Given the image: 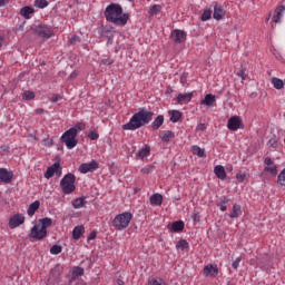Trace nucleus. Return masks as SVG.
I'll use <instances>...</instances> for the list:
<instances>
[{"label": "nucleus", "mask_w": 285, "mask_h": 285, "mask_svg": "<svg viewBox=\"0 0 285 285\" xmlns=\"http://www.w3.org/2000/svg\"><path fill=\"white\" fill-rule=\"evenodd\" d=\"M55 173H56V171H53V170L51 169V167H48V168H47V171L45 173L46 179H52V177H55Z\"/></svg>", "instance_id": "44"}, {"label": "nucleus", "mask_w": 285, "mask_h": 285, "mask_svg": "<svg viewBox=\"0 0 285 285\" xmlns=\"http://www.w3.org/2000/svg\"><path fill=\"white\" fill-rule=\"evenodd\" d=\"M214 173L218 179H222V181L226 179V169L224 168V166L222 165L216 166L214 168Z\"/></svg>", "instance_id": "22"}, {"label": "nucleus", "mask_w": 285, "mask_h": 285, "mask_svg": "<svg viewBox=\"0 0 285 285\" xmlns=\"http://www.w3.org/2000/svg\"><path fill=\"white\" fill-rule=\"evenodd\" d=\"M96 238H97V232L94 230V232H91V233L88 235L87 240H88V242H92V239H96Z\"/></svg>", "instance_id": "52"}, {"label": "nucleus", "mask_w": 285, "mask_h": 285, "mask_svg": "<svg viewBox=\"0 0 285 285\" xmlns=\"http://www.w3.org/2000/svg\"><path fill=\"white\" fill-rule=\"evenodd\" d=\"M3 46V37H0V48Z\"/></svg>", "instance_id": "63"}, {"label": "nucleus", "mask_w": 285, "mask_h": 285, "mask_svg": "<svg viewBox=\"0 0 285 285\" xmlns=\"http://www.w3.org/2000/svg\"><path fill=\"white\" fill-rule=\"evenodd\" d=\"M285 6L281 4L278 6L274 11L273 21L274 23H279L282 21V12H284Z\"/></svg>", "instance_id": "18"}, {"label": "nucleus", "mask_w": 285, "mask_h": 285, "mask_svg": "<svg viewBox=\"0 0 285 285\" xmlns=\"http://www.w3.org/2000/svg\"><path fill=\"white\" fill-rule=\"evenodd\" d=\"M20 14L23 17V19H31L30 14H35V8L26 6L20 9Z\"/></svg>", "instance_id": "19"}, {"label": "nucleus", "mask_w": 285, "mask_h": 285, "mask_svg": "<svg viewBox=\"0 0 285 285\" xmlns=\"http://www.w3.org/2000/svg\"><path fill=\"white\" fill-rule=\"evenodd\" d=\"M61 250H63V247L61 245H53L50 248V254L51 255H59V254H61Z\"/></svg>", "instance_id": "39"}, {"label": "nucleus", "mask_w": 285, "mask_h": 285, "mask_svg": "<svg viewBox=\"0 0 285 285\" xmlns=\"http://www.w3.org/2000/svg\"><path fill=\"white\" fill-rule=\"evenodd\" d=\"M49 168H51L52 171L56 173V175H58V177H61V164H59V161L55 163Z\"/></svg>", "instance_id": "36"}, {"label": "nucleus", "mask_w": 285, "mask_h": 285, "mask_svg": "<svg viewBox=\"0 0 285 285\" xmlns=\"http://www.w3.org/2000/svg\"><path fill=\"white\" fill-rule=\"evenodd\" d=\"M239 215H242V206L234 204L233 210L229 214V217H230V219H235V218L239 217Z\"/></svg>", "instance_id": "31"}, {"label": "nucleus", "mask_w": 285, "mask_h": 285, "mask_svg": "<svg viewBox=\"0 0 285 285\" xmlns=\"http://www.w3.org/2000/svg\"><path fill=\"white\" fill-rule=\"evenodd\" d=\"M102 35L104 37H112V31H110V29H104Z\"/></svg>", "instance_id": "54"}, {"label": "nucleus", "mask_w": 285, "mask_h": 285, "mask_svg": "<svg viewBox=\"0 0 285 285\" xmlns=\"http://www.w3.org/2000/svg\"><path fill=\"white\" fill-rule=\"evenodd\" d=\"M159 137L161 141H165L166 144H168V141L175 138V132L170 130H164V131H160Z\"/></svg>", "instance_id": "21"}, {"label": "nucleus", "mask_w": 285, "mask_h": 285, "mask_svg": "<svg viewBox=\"0 0 285 285\" xmlns=\"http://www.w3.org/2000/svg\"><path fill=\"white\" fill-rule=\"evenodd\" d=\"M101 62L104 63V66H112V63H115V60L110 58H105L101 60Z\"/></svg>", "instance_id": "50"}, {"label": "nucleus", "mask_w": 285, "mask_h": 285, "mask_svg": "<svg viewBox=\"0 0 285 285\" xmlns=\"http://www.w3.org/2000/svg\"><path fill=\"white\" fill-rule=\"evenodd\" d=\"M242 263V257L239 256V257H237L236 259H235V262L232 264V267L235 269V271H237V268H239V264Z\"/></svg>", "instance_id": "48"}, {"label": "nucleus", "mask_w": 285, "mask_h": 285, "mask_svg": "<svg viewBox=\"0 0 285 285\" xmlns=\"http://www.w3.org/2000/svg\"><path fill=\"white\" fill-rule=\"evenodd\" d=\"M213 17V10L212 9H205L202 14V21H208Z\"/></svg>", "instance_id": "37"}, {"label": "nucleus", "mask_w": 285, "mask_h": 285, "mask_svg": "<svg viewBox=\"0 0 285 285\" xmlns=\"http://www.w3.org/2000/svg\"><path fill=\"white\" fill-rule=\"evenodd\" d=\"M76 285H82L81 283H77Z\"/></svg>", "instance_id": "64"}, {"label": "nucleus", "mask_w": 285, "mask_h": 285, "mask_svg": "<svg viewBox=\"0 0 285 285\" xmlns=\"http://www.w3.org/2000/svg\"><path fill=\"white\" fill-rule=\"evenodd\" d=\"M149 202L151 206H161L164 204V196L161 194H154L150 196Z\"/></svg>", "instance_id": "17"}, {"label": "nucleus", "mask_w": 285, "mask_h": 285, "mask_svg": "<svg viewBox=\"0 0 285 285\" xmlns=\"http://www.w3.org/2000/svg\"><path fill=\"white\" fill-rule=\"evenodd\" d=\"M170 39L174 43H184L186 41V32L179 29L171 31Z\"/></svg>", "instance_id": "13"}, {"label": "nucleus", "mask_w": 285, "mask_h": 285, "mask_svg": "<svg viewBox=\"0 0 285 285\" xmlns=\"http://www.w3.org/2000/svg\"><path fill=\"white\" fill-rule=\"evenodd\" d=\"M176 248H177V249H180V250H186L187 248H190V245L188 244V240H186V239H180V240L177 243Z\"/></svg>", "instance_id": "34"}, {"label": "nucleus", "mask_w": 285, "mask_h": 285, "mask_svg": "<svg viewBox=\"0 0 285 285\" xmlns=\"http://www.w3.org/2000/svg\"><path fill=\"white\" fill-rule=\"evenodd\" d=\"M139 190H141V189L140 188H134L135 195H137V193H139Z\"/></svg>", "instance_id": "62"}, {"label": "nucleus", "mask_w": 285, "mask_h": 285, "mask_svg": "<svg viewBox=\"0 0 285 285\" xmlns=\"http://www.w3.org/2000/svg\"><path fill=\"white\" fill-rule=\"evenodd\" d=\"M191 219H193L194 222L198 223V222H200V219H202V215H199V213H194V214L191 215Z\"/></svg>", "instance_id": "51"}, {"label": "nucleus", "mask_w": 285, "mask_h": 285, "mask_svg": "<svg viewBox=\"0 0 285 285\" xmlns=\"http://www.w3.org/2000/svg\"><path fill=\"white\" fill-rule=\"evenodd\" d=\"M38 224L40 225V228L43 230H48L49 226H52V218H40L38 220Z\"/></svg>", "instance_id": "27"}, {"label": "nucleus", "mask_w": 285, "mask_h": 285, "mask_svg": "<svg viewBox=\"0 0 285 285\" xmlns=\"http://www.w3.org/2000/svg\"><path fill=\"white\" fill-rule=\"evenodd\" d=\"M216 99L213 94H207L203 100H200V106H213L215 104Z\"/></svg>", "instance_id": "24"}, {"label": "nucleus", "mask_w": 285, "mask_h": 285, "mask_svg": "<svg viewBox=\"0 0 285 285\" xmlns=\"http://www.w3.org/2000/svg\"><path fill=\"white\" fill-rule=\"evenodd\" d=\"M272 83L276 90H282V88H284V80L277 77L272 78Z\"/></svg>", "instance_id": "33"}, {"label": "nucleus", "mask_w": 285, "mask_h": 285, "mask_svg": "<svg viewBox=\"0 0 285 285\" xmlns=\"http://www.w3.org/2000/svg\"><path fill=\"white\" fill-rule=\"evenodd\" d=\"M155 170V166L154 165H146L140 173H142V175H150V173H153Z\"/></svg>", "instance_id": "41"}, {"label": "nucleus", "mask_w": 285, "mask_h": 285, "mask_svg": "<svg viewBox=\"0 0 285 285\" xmlns=\"http://www.w3.org/2000/svg\"><path fill=\"white\" fill-rule=\"evenodd\" d=\"M236 179L238 181H244L246 179V174H236Z\"/></svg>", "instance_id": "53"}, {"label": "nucleus", "mask_w": 285, "mask_h": 285, "mask_svg": "<svg viewBox=\"0 0 285 285\" xmlns=\"http://www.w3.org/2000/svg\"><path fill=\"white\" fill-rule=\"evenodd\" d=\"M106 21L115 26H126L130 19V14L124 13V8L119 3H111L107 6L104 12Z\"/></svg>", "instance_id": "1"}, {"label": "nucleus", "mask_w": 285, "mask_h": 285, "mask_svg": "<svg viewBox=\"0 0 285 285\" xmlns=\"http://www.w3.org/2000/svg\"><path fill=\"white\" fill-rule=\"evenodd\" d=\"M185 224L183 220H176L171 224V230L174 233H181L184 230Z\"/></svg>", "instance_id": "30"}, {"label": "nucleus", "mask_w": 285, "mask_h": 285, "mask_svg": "<svg viewBox=\"0 0 285 285\" xmlns=\"http://www.w3.org/2000/svg\"><path fill=\"white\" fill-rule=\"evenodd\" d=\"M264 164H265L264 173H269V175H272V177H276L277 165H275V163H273V159H271V157H266L264 160Z\"/></svg>", "instance_id": "11"}, {"label": "nucleus", "mask_w": 285, "mask_h": 285, "mask_svg": "<svg viewBox=\"0 0 285 285\" xmlns=\"http://www.w3.org/2000/svg\"><path fill=\"white\" fill-rule=\"evenodd\" d=\"M33 31L38 37H41V39H50L55 37V31L49 24H38L33 28Z\"/></svg>", "instance_id": "6"}, {"label": "nucleus", "mask_w": 285, "mask_h": 285, "mask_svg": "<svg viewBox=\"0 0 285 285\" xmlns=\"http://www.w3.org/2000/svg\"><path fill=\"white\" fill-rule=\"evenodd\" d=\"M26 223V216L23 214H16L9 219V228L14 229L19 228L22 224Z\"/></svg>", "instance_id": "10"}, {"label": "nucleus", "mask_w": 285, "mask_h": 285, "mask_svg": "<svg viewBox=\"0 0 285 285\" xmlns=\"http://www.w3.org/2000/svg\"><path fill=\"white\" fill-rule=\"evenodd\" d=\"M193 101V92L179 94L177 96V104H190Z\"/></svg>", "instance_id": "16"}, {"label": "nucleus", "mask_w": 285, "mask_h": 285, "mask_svg": "<svg viewBox=\"0 0 285 285\" xmlns=\"http://www.w3.org/2000/svg\"><path fill=\"white\" fill-rule=\"evenodd\" d=\"M228 202H230V198H229V197H227V196H220V197H219V203H217V204L226 205V204H228Z\"/></svg>", "instance_id": "49"}, {"label": "nucleus", "mask_w": 285, "mask_h": 285, "mask_svg": "<svg viewBox=\"0 0 285 285\" xmlns=\"http://www.w3.org/2000/svg\"><path fill=\"white\" fill-rule=\"evenodd\" d=\"M75 181H77V176H75V174L68 173L63 176V178L60 180V187L63 195H71V193H75V190H77Z\"/></svg>", "instance_id": "4"}, {"label": "nucleus", "mask_w": 285, "mask_h": 285, "mask_svg": "<svg viewBox=\"0 0 285 285\" xmlns=\"http://www.w3.org/2000/svg\"><path fill=\"white\" fill-rule=\"evenodd\" d=\"M97 168H99V163H97V160H91L90 163L81 164L78 170L81 175H86L87 173H94Z\"/></svg>", "instance_id": "8"}, {"label": "nucleus", "mask_w": 285, "mask_h": 285, "mask_svg": "<svg viewBox=\"0 0 285 285\" xmlns=\"http://www.w3.org/2000/svg\"><path fill=\"white\" fill-rule=\"evenodd\" d=\"M164 126V115H159L155 118V120L151 122L153 130H159Z\"/></svg>", "instance_id": "26"}, {"label": "nucleus", "mask_w": 285, "mask_h": 285, "mask_svg": "<svg viewBox=\"0 0 285 285\" xmlns=\"http://www.w3.org/2000/svg\"><path fill=\"white\" fill-rule=\"evenodd\" d=\"M196 129L204 131V130H206V125L205 124H199Z\"/></svg>", "instance_id": "57"}, {"label": "nucleus", "mask_w": 285, "mask_h": 285, "mask_svg": "<svg viewBox=\"0 0 285 285\" xmlns=\"http://www.w3.org/2000/svg\"><path fill=\"white\" fill-rule=\"evenodd\" d=\"M237 77H240L242 79H246V75L244 72V69H240L238 72H237Z\"/></svg>", "instance_id": "56"}, {"label": "nucleus", "mask_w": 285, "mask_h": 285, "mask_svg": "<svg viewBox=\"0 0 285 285\" xmlns=\"http://www.w3.org/2000/svg\"><path fill=\"white\" fill-rule=\"evenodd\" d=\"M60 99H61V96H60V95H53V96L51 97V101H52L53 104H57V101H60Z\"/></svg>", "instance_id": "55"}, {"label": "nucleus", "mask_w": 285, "mask_h": 285, "mask_svg": "<svg viewBox=\"0 0 285 285\" xmlns=\"http://www.w3.org/2000/svg\"><path fill=\"white\" fill-rule=\"evenodd\" d=\"M6 3H8V0H0V8H3V6H6Z\"/></svg>", "instance_id": "60"}, {"label": "nucleus", "mask_w": 285, "mask_h": 285, "mask_svg": "<svg viewBox=\"0 0 285 285\" xmlns=\"http://www.w3.org/2000/svg\"><path fill=\"white\" fill-rule=\"evenodd\" d=\"M35 6L43 10V8H48V0H36Z\"/></svg>", "instance_id": "40"}, {"label": "nucleus", "mask_w": 285, "mask_h": 285, "mask_svg": "<svg viewBox=\"0 0 285 285\" xmlns=\"http://www.w3.org/2000/svg\"><path fill=\"white\" fill-rule=\"evenodd\" d=\"M277 184L285 186V168L279 173Z\"/></svg>", "instance_id": "42"}, {"label": "nucleus", "mask_w": 285, "mask_h": 285, "mask_svg": "<svg viewBox=\"0 0 285 285\" xmlns=\"http://www.w3.org/2000/svg\"><path fill=\"white\" fill-rule=\"evenodd\" d=\"M72 273L76 277H81V275H83V268L75 267Z\"/></svg>", "instance_id": "46"}, {"label": "nucleus", "mask_w": 285, "mask_h": 285, "mask_svg": "<svg viewBox=\"0 0 285 285\" xmlns=\"http://www.w3.org/2000/svg\"><path fill=\"white\" fill-rule=\"evenodd\" d=\"M37 115H43V108H38L36 109Z\"/></svg>", "instance_id": "59"}, {"label": "nucleus", "mask_w": 285, "mask_h": 285, "mask_svg": "<svg viewBox=\"0 0 285 285\" xmlns=\"http://www.w3.org/2000/svg\"><path fill=\"white\" fill-rule=\"evenodd\" d=\"M169 117H170V121L173 124H177V121H179L181 119L183 114L179 110H171V111H169Z\"/></svg>", "instance_id": "28"}, {"label": "nucleus", "mask_w": 285, "mask_h": 285, "mask_svg": "<svg viewBox=\"0 0 285 285\" xmlns=\"http://www.w3.org/2000/svg\"><path fill=\"white\" fill-rule=\"evenodd\" d=\"M14 171L8 168H0V184H12Z\"/></svg>", "instance_id": "9"}, {"label": "nucleus", "mask_w": 285, "mask_h": 285, "mask_svg": "<svg viewBox=\"0 0 285 285\" xmlns=\"http://www.w3.org/2000/svg\"><path fill=\"white\" fill-rule=\"evenodd\" d=\"M203 274L205 277H217L219 275V268L217 264H208L204 267Z\"/></svg>", "instance_id": "12"}, {"label": "nucleus", "mask_w": 285, "mask_h": 285, "mask_svg": "<svg viewBox=\"0 0 285 285\" xmlns=\"http://www.w3.org/2000/svg\"><path fill=\"white\" fill-rule=\"evenodd\" d=\"M30 239H36L37 242H41V239H46L48 237V230H43L40 224L33 225L29 234Z\"/></svg>", "instance_id": "7"}, {"label": "nucleus", "mask_w": 285, "mask_h": 285, "mask_svg": "<svg viewBox=\"0 0 285 285\" xmlns=\"http://www.w3.org/2000/svg\"><path fill=\"white\" fill-rule=\"evenodd\" d=\"M60 141L66 145L68 150H72L79 144L77 139V129H68L60 138Z\"/></svg>", "instance_id": "5"}, {"label": "nucleus", "mask_w": 285, "mask_h": 285, "mask_svg": "<svg viewBox=\"0 0 285 285\" xmlns=\"http://www.w3.org/2000/svg\"><path fill=\"white\" fill-rule=\"evenodd\" d=\"M193 155H196V157H206V149H203L202 147L194 145L191 147Z\"/></svg>", "instance_id": "29"}, {"label": "nucleus", "mask_w": 285, "mask_h": 285, "mask_svg": "<svg viewBox=\"0 0 285 285\" xmlns=\"http://www.w3.org/2000/svg\"><path fill=\"white\" fill-rule=\"evenodd\" d=\"M22 99L24 101H31V99H35V91L27 90L22 94Z\"/></svg>", "instance_id": "38"}, {"label": "nucleus", "mask_w": 285, "mask_h": 285, "mask_svg": "<svg viewBox=\"0 0 285 285\" xmlns=\"http://www.w3.org/2000/svg\"><path fill=\"white\" fill-rule=\"evenodd\" d=\"M72 206H73V208H76V209L83 208V206H86V197L76 198V199L72 202Z\"/></svg>", "instance_id": "32"}, {"label": "nucleus", "mask_w": 285, "mask_h": 285, "mask_svg": "<svg viewBox=\"0 0 285 285\" xmlns=\"http://www.w3.org/2000/svg\"><path fill=\"white\" fill-rule=\"evenodd\" d=\"M116 282H117L118 285H124L125 284L124 281L120 279V278H118Z\"/></svg>", "instance_id": "61"}, {"label": "nucleus", "mask_w": 285, "mask_h": 285, "mask_svg": "<svg viewBox=\"0 0 285 285\" xmlns=\"http://www.w3.org/2000/svg\"><path fill=\"white\" fill-rule=\"evenodd\" d=\"M155 112L140 109L134 114L129 121L122 125V130H139L142 126H148L153 121Z\"/></svg>", "instance_id": "2"}, {"label": "nucleus", "mask_w": 285, "mask_h": 285, "mask_svg": "<svg viewBox=\"0 0 285 285\" xmlns=\"http://www.w3.org/2000/svg\"><path fill=\"white\" fill-rule=\"evenodd\" d=\"M159 12H161V4H154V6L149 9V14H150V17H155V14H159Z\"/></svg>", "instance_id": "35"}, {"label": "nucleus", "mask_w": 285, "mask_h": 285, "mask_svg": "<svg viewBox=\"0 0 285 285\" xmlns=\"http://www.w3.org/2000/svg\"><path fill=\"white\" fill-rule=\"evenodd\" d=\"M217 206H219L222 213H226V210H227V208H228L226 205L217 204Z\"/></svg>", "instance_id": "58"}, {"label": "nucleus", "mask_w": 285, "mask_h": 285, "mask_svg": "<svg viewBox=\"0 0 285 285\" xmlns=\"http://www.w3.org/2000/svg\"><path fill=\"white\" fill-rule=\"evenodd\" d=\"M130 222H132V213L125 212V213L118 214L114 218L112 226L116 230H126V228L130 226Z\"/></svg>", "instance_id": "3"}, {"label": "nucleus", "mask_w": 285, "mask_h": 285, "mask_svg": "<svg viewBox=\"0 0 285 285\" xmlns=\"http://www.w3.org/2000/svg\"><path fill=\"white\" fill-rule=\"evenodd\" d=\"M86 233V228L83 225H78L72 230L73 239H81V235Z\"/></svg>", "instance_id": "25"}, {"label": "nucleus", "mask_w": 285, "mask_h": 285, "mask_svg": "<svg viewBox=\"0 0 285 285\" xmlns=\"http://www.w3.org/2000/svg\"><path fill=\"white\" fill-rule=\"evenodd\" d=\"M239 126H242V118H239L238 116H234L228 119V130H239Z\"/></svg>", "instance_id": "14"}, {"label": "nucleus", "mask_w": 285, "mask_h": 285, "mask_svg": "<svg viewBox=\"0 0 285 285\" xmlns=\"http://www.w3.org/2000/svg\"><path fill=\"white\" fill-rule=\"evenodd\" d=\"M79 41H81V38H79V36H72L71 39L69 40V43L71 46H75V43H79Z\"/></svg>", "instance_id": "47"}, {"label": "nucleus", "mask_w": 285, "mask_h": 285, "mask_svg": "<svg viewBox=\"0 0 285 285\" xmlns=\"http://www.w3.org/2000/svg\"><path fill=\"white\" fill-rule=\"evenodd\" d=\"M41 206V203L39 200H36L31 203L27 209V214L29 217H32L37 210H39V207Z\"/></svg>", "instance_id": "23"}, {"label": "nucleus", "mask_w": 285, "mask_h": 285, "mask_svg": "<svg viewBox=\"0 0 285 285\" xmlns=\"http://www.w3.org/2000/svg\"><path fill=\"white\" fill-rule=\"evenodd\" d=\"M150 155V146L145 145L141 149L138 150V153H136V157H138V159H146V157H148Z\"/></svg>", "instance_id": "20"}, {"label": "nucleus", "mask_w": 285, "mask_h": 285, "mask_svg": "<svg viewBox=\"0 0 285 285\" xmlns=\"http://www.w3.org/2000/svg\"><path fill=\"white\" fill-rule=\"evenodd\" d=\"M85 128H86V125L81 122H78L73 127H71V129L76 130V136H77V132H81V130H83Z\"/></svg>", "instance_id": "43"}, {"label": "nucleus", "mask_w": 285, "mask_h": 285, "mask_svg": "<svg viewBox=\"0 0 285 285\" xmlns=\"http://www.w3.org/2000/svg\"><path fill=\"white\" fill-rule=\"evenodd\" d=\"M213 17L216 19V21H222V18L226 17V10H224V7L220 4H215Z\"/></svg>", "instance_id": "15"}, {"label": "nucleus", "mask_w": 285, "mask_h": 285, "mask_svg": "<svg viewBox=\"0 0 285 285\" xmlns=\"http://www.w3.org/2000/svg\"><path fill=\"white\" fill-rule=\"evenodd\" d=\"M87 137L91 139V141H97L99 139V134L97 131H90Z\"/></svg>", "instance_id": "45"}]
</instances>
